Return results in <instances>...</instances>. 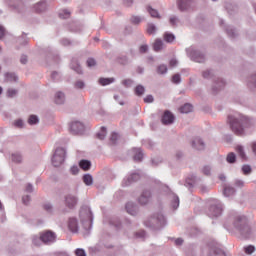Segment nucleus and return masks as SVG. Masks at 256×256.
I'll return each instance as SVG.
<instances>
[{
	"label": "nucleus",
	"mask_w": 256,
	"mask_h": 256,
	"mask_svg": "<svg viewBox=\"0 0 256 256\" xmlns=\"http://www.w3.org/2000/svg\"><path fill=\"white\" fill-rule=\"evenodd\" d=\"M99 83L105 87L107 85H111V83H115V78H100Z\"/></svg>",
	"instance_id": "obj_26"
},
{
	"label": "nucleus",
	"mask_w": 256,
	"mask_h": 256,
	"mask_svg": "<svg viewBox=\"0 0 256 256\" xmlns=\"http://www.w3.org/2000/svg\"><path fill=\"white\" fill-rule=\"evenodd\" d=\"M177 23H179V18H177V16H171L170 24L175 26V25H177Z\"/></svg>",
	"instance_id": "obj_57"
},
{
	"label": "nucleus",
	"mask_w": 256,
	"mask_h": 256,
	"mask_svg": "<svg viewBox=\"0 0 256 256\" xmlns=\"http://www.w3.org/2000/svg\"><path fill=\"white\" fill-rule=\"evenodd\" d=\"M187 56L195 63H205V53L199 51L195 46L186 49Z\"/></svg>",
	"instance_id": "obj_4"
},
{
	"label": "nucleus",
	"mask_w": 256,
	"mask_h": 256,
	"mask_svg": "<svg viewBox=\"0 0 256 256\" xmlns=\"http://www.w3.org/2000/svg\"><path fill=\"white\" fill-rule=\"evenodd\" d=\"M70 173H71L72 175H77V174L79 173V166H77V165L72 166V167L70 168Z\"/></svg>",
	"instance_id": "obj_53"
},
{
	"label": "nucleus",
	"mask_w": 256,
	"mask_h": 256,
	"mask_svg": "<svg viewBox=\"0 0 256 256\" xmlns=\"http://www.w3.org/2000/svg\"><path fill=\"white\" fill-rule=\"evenodd\" d=\"M79 167L83 169L84 171H89L91 169V161L89 160H81L79 162Z\"/></svg>",
	"instance_id": "obj_24"
},
{
	"label": "nucleus",
	"mask_w": 256,
	"mask_h": 256,
	"mask_svg": "<svg viewBox=\"0 0 256 256\" xmlns=\"http://www.w3.org/2000/svg\"><path fill=\"white\" fill-rule=\"evenodd\" d=\"M66 205L70 208L73 209V207H75V205H77V197H75L74 195H67L66 196Z\"/></svg>",
	"instance_id": "obj_20"
},
{
	"label": "nucleus",
	"mask_w": 256,
	"mask_h": 256,
	"mask_svg": "<svg viewBox=\"0 0 256 256\" xmlns=\"http://www.w3.org/2000/svg\"><path fill=\"white\" fill-rule=\"evenodd\" d=\"M71 69H73V71H75L78 74L83 73V69L81 68V65L79 63L72 64Z\"/></svg>",
	"instance_id": "obj_45"
},
{
	"label": "nucleus",
	"mask_w": 256,
	"mask_h": 256,
	"mask_svg": "<svg viewBox=\"0 0 256 256\" xmlns=\"http://www.w3.org/2000/svg\"><path fill=\"white\" fill-rule=\"evenodd\" d=\"M172 202H171V207L174 209H178L179 208V196L175 195L174 193H172L170 195Z\"/></svg>",
	"instance_id": "obj_25"
},
{
	"label": "nucleus",
	"mask_w": 256,
	"mask_h": 256,
	"mask_svg": "<svg viewBox=\"0 0 256 256\" xmlns=\"http://www.w3.org/2000/svg\"><path fill=\"white\" fill-rule=\"evenodd\" d=\"M236 187H239V189H242V187H245V181L243 180H236L235 181Z\"/></svg>",
	"instance_id": "obj_58"
},
{
	"label": "nucleus",
	"mask_w": 256,
	"mask_h": 256,
	"mask_svg": "<svg viewBox=\"0 0 256 256\" xmlns=\"http://www.w3.org/2000/svg\"><path fill=\"white\" fill-rule=\"evenodd\" d=\"M202 173H204V175H211V167L204 166L202 169Z\"/></svg>",
	"instance_id": "obj_59"
},
{
	"label": "nucleus",
	"mask_w": 256,
	"mask_h": 256,
	"mask_svg": "<svg viewBox=\"0 0 256 256\" xmlns=\"http://www.w3.org/2000/svg\"><path fill=\"white\" fill-rule=\"evenodd\" d=\"M227 123L232 133L239 136L246 135L247 131L255 125L251 117L239 112L228 115Z\"/></svg>",
	"instance_id": "obj_1"
},
{
	"label": "nucleus",
	"mask_w": 256,
	"mask_h": 256,
	"mask_svg": "<svg viewBox=\"0 0 256 256\" xmlns=\"http://www.w3.org/2000/svg\"><path fill=\"white\" fill-rule=\"evenodd\" d=\"M153 101H154L153 95H147L144 98V103H153Z\"/></svg>",
	"instance_id": "obj_61"
},
{
	"label": "nucleus",
	"mask_w": 256,
	"mask_h": 256,
	"mask_svg": "<svg viewBox=\"0 0 256 256\" xmlns=\"http://www.w3.org/2000/svg\"><path fill=\"white\" fill-rule=\"evenodd\" d=\"M172 81H173V83H176V84L181 83V75L175 74V75L172 77Z\"/></svg>",
	"instance_id": "obj_55"
},
{
	"label": "nucleus",
	"mask_w": 256,
	"mask_h": 256,
	"mask_svg": "<svg viewBox=\"0 0 256 256\" xmlns=\"http://www.w3.org/2000/svg\"><path fill=\"white\" fill-rule=\"evenodd\" d=\"M176 7L181 13H189L195 7L194 0H177Z\"/></svg>",
	"instance_id": "obj_6"
},
{
	"label": "nucleus",
	"mask_w": 256,
	"mask_h": 256,
	"mask_svg": "<svg viewBox=\"0 0 256 256\" xmlns=\"http://www.w3.org/2000/svg\"><path fill=\"white\" fill-rule=\"evenodd\" d=\"M83 183H85L88 187H91V185H93V176H91V174L84 175Z\"/></svg>",
	"instance_id": "obj_30"
},
{
	"label": "nucleus",
	"mask_w": 256,
	"mask_h": 256,
	"mask_svg": "<svg viewBox=\"0 0 256 256\" xmlns=\"http://www.w3.org/2000/svg\"><path fill=\"white\" fill-rule=\"evenodd\" d=\"M167 71H168V68H167V65L165 64L159 65L156 69V73H158V75H167Z\"/></svg>",
	"instance_id": "obj_28"
},
{
	"label": "nucleus",
	"mask_w": 256,
	"mask_h": 256,
	"mask_svg": "<svg viewBox=\"0 0 256 256\" xmlns=\"http://www.w3.org/2000/svg\"><path fill=\"white\" fill-rule=\"evenodd\" d=\"M44 245H53L57 241V234L51 230L40 232Z\"/></svg>",
	"instance_id": "obj_7"
},
{
	"label": "nucleus",
	"mask_w": 256,
	"mask_h": 256,
	"mask_svg": "<svg viewBox=\"0 0 256 256\" xmlns=\"http://www.w3.org/2000/svg\"><path fill=\"white\" fill-rule=\"evenodd\" d=\"M54 101H55L56 105H65V101H66L65 93H63L61 91L56 92Z\"/></svg>",
	"instance_id": "obj_17"
},
{
	"label": "nucleus",
	"mask_w": 256,
	"mask_h": 256,
	"mask_svg": "<svg viewBox=\"0 0 256 256\" xmlns=\"http://www.w3.org/2000/svg\"><path fill=\"white\" fill-rule=\"evenodd\" d=\"M210 256H227L225 251L221 250L220 248L214 247L210 251Z\"/></svg>",
	"instance_id": "obj_23"
},
{
	"label": "nucleus",
	"mask_w": 256,
	"mask_h": 256,
	"mask_svg": "<svg viewBox=\"0 0 256 256\" xmlns=\"http://www.w3.org/2000/svg\"><path fill=\"white\" fill-rule=\"evenodd\" d=\"M131 155L134 159V161H142L143 159V150L141 148H133Z\"/></svg>",
	"instance_id": "obj_18"
},
{
	"label": "nucleus",
	"mask_w": 256,
	"mask_h": 256,
	"mask_svg": "<svg viewBox=\"0 0 256 256\" xmlns=\"http://www.w3.org/2000/svg\"><path fill=\"white\" fill-rule=\"evenodd\" d=\"M122 85H124V87H131V85H133V80L125 79L122 81Z\"/></svg>",
	"instance_id": "obj_54"
},
{
	"label": "nucleus",
	"mask_w": 256,
	"mask_h": 256,
	"mask_svg": "<svg viewBox=\"0 0 256 256\" xmlns=\"http://www.w3.org/2000/svg\"><path fill=\"white\" fill-rule=\"evenodd\" d=\"M68 229L72 233H77V231H79V222H77V218H69Z\"/></svg>",
	"instance_id": "obj_16"
},
{
	"label": "nucleus",
	"mask_w": 256,
	"mask_h": 256,
	"mask_svg": "<svg viewBox=\"0 0 256 256\" xmlns=\"http://www.w3.org/2000/svg\"><path fill=\"white\" fill-rule=\"evenodd\" d=\"M28 123L29 125H37V123H39V117H37L36 115H31L28 118Z\"/></svg>",
	"instance_id": "obj_42"
},
{
	"label": "nucleus",
	"mask_w": 256,
	"mask_h": 256,
	"mask_svg": "<svg viewBox=\"0 0 256 256\" xmlns=\"http://www.w3.org/2000/svg\"><path fill=\"white\" fill-rule=\"evenodd\" d=\"M242 172L244 173V175H249L251 173V166L249 165L242 166Z\"/></svg>",
	"instance_id": "obj_51"
},
{
	"label": "nucleus",
	"mask_w": 256,
	"mask_h": 256,
	"mask_svg": "<svg viewBox=\"0 0 256 256\" xmlns=\"http://www.w3.org/2000/svg\"><path fill=\"white\" fill-rule=\"evenodd\" d=\"M69 15H71V13L67 10H63L59 13L60 19H69Z\"/></svg>",
	"instance_id": "obj_46"
},
{
	"label": "nucleus",
	"mask_w": 256,
	"mask_h": 256,
	"mask_svg": "<svg viewBox=\"0 0 256 256\" xmlns=\"http://www.w3.org/2000/svg\"><path fill=\"white\" fill-rule=\"evenodd\" d=\"M224 196L225 197H231V195H235V188L231 187V186H226L224 188Z\"/></svg>",
	"instance_id": "obj_31"
},
{
	"label": "nucleus",
	"mask_w": 256,
	"mask_h": 256,
	"mask_svg": "<svg viewBox=\"0 0 256 256\" xmlns=\"http://www.w3.org/2000/svg\"><path fill=\"white\" fill-rule=\"evenodd\" d=\"M236 151L239 157H241V159H247V155L245 154V150L243 149V146H237Z\"/></svg>",
	"instance_id": "obj_39"
},
{
	"label": "nucleus",
	"mask_w": 256,
	"mask_h": 256,
	"mask_svg": "<svg viewBox=\"0 0 256 256\" xmlns=\"http://www.w3.org/2000/svg\"><path fill=\"white\" fill-rule=\"evenodd\" d=\"M67 157V150L65 148H57L52 157V165L54 167H61L65 163V158Z\"/></svg>",
	"instance_id": "obj_5"
},
{
	"label": "nucleus",
	"mask_w": 256,
	"mask_h": 256,
	"mask_svg": "<svg viewBox=\"0 0 256 256\" xmlns=\"http://www.w3.org/2000/svg\"><path fill=\"white\" fill-rule=\"evenodd\" d=\"M225 30L229 37L235 38L237 37V35H239V33L235 30V28H233V26H225Z\"/></svg>",
	"instance_id": "obj_22"
},
{
	"label": "nucleus",
	"mask_w": 256,
	"mask_h": 256,
	"mask_svg": "<svg viewBox=\"0 0 256 256\" xmlns=\"http://www.w3.org/2000/svg\"><path fill=\"white\" fill-rule=\"evenodd\" d=\"M164 43L163 40L161 39H156V41L154 42V51H161V49H163L164 47Z\"/></svg>",
	"instance_id": "obj_32"
},
{
	"label": "nucleus",
	"mask_w": 256,
	"mask_h": 256,
	"mask_svg": "<svg viewBox=\"0 0 256 256\" xmlns=\"http://www.w3.org/2000/svg\"><path fill=\"white\" fill-rule=\"evenodd\" d=\"M131 21H132V23H134L135 25H138V23L141 22V17H139V16H133V17L131 18Z\"/></svg>",
	"instance_id": "obj_60"
},
{
	"label": "nucleus",
	"mask_w": 256,
	"mask_h": 256,
	"mask_svg": "<svg viewBox=\"0 0 256 256\" xmlns=\"http://www.w3.org/2000/svg\"><path fill=\"white\" fill-rule=\"evenodd\" d=\"M22 203L24 205H27L28 203H31V196L29 194H26L22 197Z\"/></svg>",
	"instance_id": "obj_50"
},
{
	"label": "nucleus",
	"mask_w": 256,
	"mask_h": 256,
	"mask_svg": "<svg viewBox=\"0 0 256 256\" xmlns=\"http://www.w3.org/2000/svg\"><path fill=\"white\" fill-rule=\"evenodd\" d=\"M31 240L32 244L35 247H41V245H43V238H41V232L39 234L32 235Z\"/></svg>",
	"instance_id": "obj_19"
},
{
	"label": "nucleus",
	"mask_w": 256,
	"mask_h": 256,
	"mask_svg": "<svg viewBox=\"0 0 256 256\" xmlns=\"http://www.w3.org/2000/svg\"><path fill=\"white\" fill-rule=\"evenodd\" d=\"M7 95H8V97H15V95H17V90L10 88L7 91Z\"/></svg>",
	"instance_id": "obj_56"
},
{
	"label": "nucleus",
	"mask_w": 256,
	"mask_h": 256,
	"mask_svg": "<svg viewBox=\"0 0 256 256\" xmlns=\"http://www.w3.org/2000/svg\"><path fill=\"white\" fill-rule=\"evenodd\" d=\"M86 85H85V81L83 80H77L74 83V89H85Z\"/></svg>",
	"instance_id": "obj_41"
},
{
	"label": "nucleus",
	"mask_w": 256,
	"mask_h": 256,
	"mask_svg": "<svg viewBox=\"0 0 256 256\" xmlns=\"http://www.w3.org/2000/svg\"><path fill=\"white\" fill-rule=\"evenodd\" d=\"M226 161L227 163H230V164L235 163V161H237V156L235 155V153L230 152L226 157Z\"/></svg>",
	"instance_id": "obj_35"
},
{
	"label": "nucleus",
	"mask_w": 256,
	"mask_h": 256,
	"mask_svg": "<svg viewBox=\"0 0 256 256\" xmlns=\"http://www.w3.org/2000/svg\"><path fill=\"white\" fill-rule=\"evenodd\" d=\"M80 221L86 231H89L93 225V213L89 207L80 210Z\"/></svg>",
	"instance_id": "obj_3"
},
{
	"label": "nucleus",
	"mask_w": 256,
	"mask_h": 256,
	"mask_svg": "<svg viewBox=\"0 0 256 256\" xmlns=\"http://www.w3.org/2000/svg\"><path fill=\"white\" fill-rule=\"evenodd\" d=\"M250 83H253V85H255V87H256V73L255 74H252L251 76H250Z\"/></svg>",
	"instance_id": "obj_64"
},
{
	"label": "nucleus",
	"mask_w": 256,
	"mask_h": 256,
	"mask_svg": "<svg viewBox=\"0 0 256 256\" xmlns=\"http://www.w3.org/2000/svg\"><path fill=\"white\" fill-rule=\"evenodd\" d=\"M135 181H139V174L137 173L126 176L122 181V185L123 187H129V185H132V183H135Z\"/></svg>",
	"instance_id": "obj_12"
},
{
	"label": "nucleus",
	"mask_w": 256,
	"mask_h": 256,
	"mask_svg": "<svg viewBox=\"0 0 256 256\" xmlns=\"http://www.w3.org/2000/svg\"><path fill=\"white\" fill-rule=\"evenodd\" d=\"M14 125H15V127L21 128V127H23V125H25V123L23 122V120L19 119L14 122Z\"/></svg>",
	"instance_id": "obj_63"
},
{
	"label": "nucleus",
	"mask_w": 256,
	"mask_h": 256,
	"mask_svg": "<svg viewBox=\"0 0 256 256\" xmlns=\"http://www.w3.org/2000/svg\"><path fill=\"white\" fill-rule=\"evenodd\" d=\"M234 227L243 231L244 227H247V217L245 215H237L234 219Z\"/></svg>",
	"instance_id": "obj_10"
},
{
	"label": "nucleus",
	"mask_w": 256,
	"mask_h": 256,
	"mask_svg": "<svg viewBox=\"0 0 256 256\" xmlns=\"http://www.w3.org/2000/svg\"><path fill=\"white\" fill-rule=\"evenodd\" d=\"M11 161H13V163H22L23 156H21V154H12Z\"/></svg>",
	"instance_id": "obj_36"
},
{
	"label": "nucleus",
	"mask_w": 256,
	"mask_h": 256,
	"mask_svg": "<svg viewBox=\"0 0 256 256\" xmlns=\"http://www.w3.org/2000/svg\"><path fill=\"white\" fill-rule=\"evenodd\" d=\"M223 213V208L221 207V204H212L208 211V216L212 219L215 217H221V214Z\"/></svg>",
	"instance_id": "obj_8"
},
{
	"label": "nucleus",
	"mask_w": 256,
	"mask_h": 256,
	"mask_svg": "<svg viewBox=\"0 0 256 256\" xmlns=\"http://www.w3.org/2000/svg\"><path fill=\"white\" fill-rule=\"evenodd\" d=\"M170 67H177V65H179V61H177V59L172 58L169 62Z\"/></svg>",
	"instance_id": "obj_62"
},
{
	"label": "nucleus",
	"mask_w": 256,
	"mask_h": 256,
	"mask_svg": "<svg viewBox=\"0 0 256 256\" xmlns=\"http://www.w3.org/2000/svg\"><path fill=\"white\" fill-rule=\"evenodd\" d=\"M221 87H225V80L223 78L217 79L214 84V89H221Z\"/></svg>",
	"instance_id": "obj_38"
},
{
	"label": "nucleus",
	"mask_w": 256,
	"mask_h": 256,
	"mask_svg": "<svg viewBox=\"0 0 256 256\" xmlns=\"http://www.w3.org/2000/svg\"><path fill=\"white\" fill-rule=\"evenodd\" d=\"M193 111V105L187 103L180 108V113H191Z\"/></svg>",
	"instance_id": "obj_27"
},
{
	"label": "nucleus",
	"mask_w": 256,
	"mask_h": 256,
	"mask_svg": "<svg viewBox=\"0 0 256 256\" xmlns=\"http://www.w3.org/2000/svg\"><path fill=\"white\" fill-rule=\"evenodd\" d=\"M75 255L76 256H87V252H85V250H83V248H77L75 250Z\"/></svg>",
	"instance_id": "obj_49"
},
{
	"label": "nucleus",
	"mask_w": 256,
	"mask_h": 256,
	"mask_svg": "<svg viewBox=\"0 0 256 256\" xmlns=\"http://www.w3.org/2000/svg\"><path fill=\"white\" fill-rule=\"evenodd\" d=\"M191 146L197 151H203V149H205V142L203 141V139L196 137L192 140Z\"/></svg>",
	"instance_id": "obj_13"
},
{
	"label": "nucleus",
	"mask_w": 256,
	"mask_h": 256,
	"mask_svg": "<svg viewBox=\"0 0 256 256\" xmlns=\"http://www.w3.org/2000/svg\"><path fill=\"white\" fill-rule=\"evenodd\" d=\"M155 33H157V26H155V24L149 23L147 25V34L155 35Z\"/></svg>",
	"instance_id": "obj_33"
},
{
	"label": "nucleus",
	"mask_w": 256,
	"mask_h": 256,
	"mask_svg": "<svg viewBox=\"0 0 256 256\" xmlns=\"http://www.w3.org/2000/svg\"><path fill=\"white\" fill-rule=\"evenodd\" d=\"M147 11L149 13V15L151 17H156L157 19H159L161 16L159 15V11L153 9L152 7H148L147 8Z\"/></svg>",
	"instance_id": "obj_37"
},
{
	"label": "nucleus",
	"mask_w": 256,
	"mask_h": 256,
	"mask_svg": "<svg viewBox=\"0 0 256 256\" xmlns=\"http://www.w3.org/2000/svg\"><path fill=\"white\" fill-rule=\"evenodd\" d=\"M107 137V128L105 126L101 127L100 131L97 133V138L100 139V141H103Z\"/></svg>",
	"instance_id": "obj_29"
},
{
	"label": "nucleus",
	"mask_w": 256,
	"mask_h": 256,
	"mask_svg": "<svg viewBox=\"0 0 256 256\" xmlns=\"http://www.w3.org/2000/svg\"><path fill=\"white\" fill-rule=\"evenodd\" d=\"M164 41L166 43H173L175 41V35L169 32L164 33Z\"/></svg>",
	"instance_id": "obj_34"
},
{
	"label": "nucleus",
	"mask_w": 256,
	"mask_h": 256,
	"mask_svg": "<svg viewBox=\"0 0 256 256\" xmlns=\"http://www.w3.org/2000/svg\"><path fill=\"white\" fill-rule=\"evenodd\" d=\"M202 76L204 77V79H210V77H213V71L205 70L202 72Z\"/></svg>",
	"instance_id": "obj_47"
},
{
	"label": "nucleus",
	"mask_w": 256,
	"mask_h": 256,
	"mask_svg": "<svg viewBox=\"0 0 256 256\" xmlns=\"http://www.w3.org/2000/svg\"><path fill=\"white\" fill-rule=\"evenodd\" d=\"M126 211L129 213V215L135 216L137 213H139V207L133 202H128L126 204Z\"/></svg>",
	"instance_id": "obj_14"
},
{
	"label": "nucleus",
	"mask_w": 256,
	"mask_h": 256,
	"mask_svg": "<svg viewBox=\"0 0 256 256\" xmlns=\"http://www.w3.org/2000/svg\"><path fill=\"white\" fill-rule=\"evenodd\" d=\"M87 67L93 68L97 65V61H95V59L93 58H88L87 60Z\"/></svg>",
	"instance_id": "obj_48"
},
{
	"label": "nucleus",
	"mask_w": 256,
	"mask_h": 256,
	"mask_svg": "<svg viewBox=\"0 0 256 256\" xmlns=\"http://www.w3.org/2000/svg\"><path fill=\"white\" fill-rule=\"evenodd\" d=\"M244 251L246 255H253V253H255V246L253 245L246 246L244 247Z\"/></svg>",
	"instance_id": "obj_44"
},
{
	"label": "nucleus",
	"mask_w": 256,
	"mask_h": 256,
	"mask_svg": "<svg viewBox=\"0 0 256 256\" xmlns=\"http://www.w3.org/2000/svg\"><path fill=\"white\" fill-rule=\"evenodd\" d=\"M144 225L151 231H159L163 229L165 225H167V218L165 217L163 212H157L148 219H146Z\"/></svg>",
	"instance_id": "obj_2"
},
{
	"label": "nucleus",
	"mask_w": 256,
	"mask_h": 256,
	"mask_svg": "<svg viewBox=\"0 0 256 256\" xmlns=\"http://www.w3.org/2000/svg\"><path fill=\"white\" fill-rule=\"evenodd\" d=\"M151 197H153L151 190H143L138 198V203H140V205H147L151 202Z\"/></svg>",
	"instance_id": "obj_11"
},
{
	"label": "nucleus",
	"mask_w": 256,
	"mask_h": 256,
	"mask_svg": "<svg viewBox=\"0 0 256 256\" xmlns=\"http://www.w3.org/2000/svg\"><path fill=\"white\" fill-rule=\"evenodd\" d=\"M175 121V116L169 111H165L162 117L163 125H171Z\"/></svg>",
	"instance_id": "obj_15"
},
{
	"label": "nucleus",
	"mask_w": 256,
	"mask_h": 256,
	"mask_svg": "<svg viewBox=\"0 0 256 256\" xmlns=\"http://www.w3.org/2000/svg\"><path fill=\"white\" fill-rule=\"evenodd\" d=\"M29 61V57H27V55L23 54L21 57H20V63L22 65H27Z\"/></svg>",
	"instance_id": "obj_52"
},
{
	"label": "nucleus",
	"mask_w": 256,
	"mask_h": 256,
	"mask_svg": "<svg viewBox=\"0 0 256 256\" xmlns=\"http://www.w3.org/2000/svg\"><path fill=\"white\" fill-rule=\"evenodd\" d=\"M47 10V3L45 1H40L34 5V11L36 13H43V11Z\"/></svg>",
	"instance_id": "obj_21"
},
{
	"label": "nucleus",
	"mask_w": 256,
	"mask_h": 256,
	"mask_svg": "<svg viewBox=\"0 0 256 256\" xmlns=\"http://www.w3.org/2000/svg\"><path fill=\"white\" fill-rule=\"evenodd\" d=\"M5 79L6 81H17V75H15V73H6L5 74Z\"/></svg>",
	"instance_id": "obj_43"
},
{
	"label": "nucleus",
	"mask_w": 256,
	"mask_h": 256,
	"mask_svg": "<svg viewBox=\"0 0 256 256\" xmlns=\"http://www.w3.org/2000/svg\"><path fill=\"white\" fill-rule=\"evenodd\" d=\"M135 93L138 97H141V95H144L145 93V87L143 85L136 86Z\"/></svg>",
	"instance_id": "obj_40"
},
{
	"label": "nucleus",
	"mask_w": 256,
	"mask_h": 256,
	"mask_svg": "<svg viewBox=\"0 0 256 256\" xmlns=\"http://www.w3.org/2000/svg\"><path fill=\"white\" fill-rule=\"evenodd\" d=\"M70 131L74 135H81L85 131V125L80 121L72 122L70 125Z\"/></svg>",
	"instance_id": "obj_9"
}]
</instances>
